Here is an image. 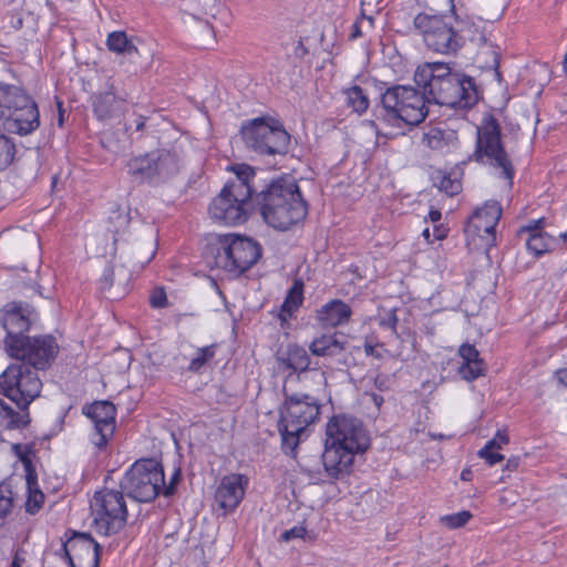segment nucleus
Listing matches in <instances>:
<instances>
[{
	"instance_id": "obj_11",
	"label": "nucleus",
	"mask_w": 567,
	"mask_h": 567,
	"mask_svg": "<svg viewBox=\"0 0 567 567\" xmlns=\"http://www.w3.org/2000/svg\"><path fill=\"white\" fill-rule=\"evenodd\" d=\"M241 135L246 147L262 156L286 155L290 135L276 120L257 117L243 125Z\"/></svg>"
},
{
	"instance_id": "obj_15",
	"label": "nucleus",
	"mask_w": 567,
	"mask_h": 567,
	"mask_svg": "<svg viewBox=\"0 0 567 567\" xmlns=\"http://www.w3.org/2000/svg\"><path fill=\"white\" fill-rule=\"evenodd\" d=\"M91 511L93 525L100 535H115L126 525L128 512L122 489L104 488L95 492Z\"/></svg>"
},
{
	"instance_id": "obj_39",
	"label": "nucleus",
	"mask_w": 567,
	"mask_h": 567,
	"mask_svg": "<svg viewBox=\"0 0 567 567\" xmlns=\"http://www.w3.org/2000/svg\"><path fill=\"white\" fill-rule=\"evenodd\" d=\"M545 218L530 219L526 225H522L516 233L517 238H523L532 234L544 231Z\"/></svg>"
},
{
	"instance_id": "obj_26",
	"label": "nucleus",
	"mask_w": 567,
	"mask_h": 567,
	"mask_svg": "<svg viewBox=\"0 0 567 567\" xmlns=\"http://www.w3.org/2000/svg\"><path fill=\"white\" fill-rule=\"evenodd\" d=\"M423 143L433 151L449 153L457 146L458 137L456 131L446 124H439L424 132Z\"/></svg>"
},
{
	"instance_id": "obj_46",
	"label": "nucleus",
	"mask_w": 567,
	"mask_h": 567,
	"mask_svg": "<svg viewBox=\"0 0 567 567\" xmlns=\"http://www.w3.org/2000/svg\"><path fill=\"white\" fill-rule=\"evenodd\" d=\"M12 451L14 454L23 462H29L28 454L30 453V449L27 445H22L20 443H16L12 445Z\"/></svg>"
},
{
	"instance_id": "obj_29",
	"label": "nucleus",
	"mask_w": 567,
	"mask_h": 567,
	"mask_svg": "<svg viewBox=\"0 0 567 567\" xmlns=\"http://www.w3.org/2000/svg\"><path fill=\"white\" fill-rule=\"evenodd\" d=\"M447 63L431 62L419 65L414 73V82L423 91L430 89V84L435 80H446L450 75H455Z\"/></svg>"
},
{
	"instance_id": "obj_7",
	"label": "nucleus",
	"mask_w": 567,
	"mask_h": 567,
	"mask_svg": "<svg viewBox=\"0 0 567 567\" xmlns=\"http://www.w3.org/2000/svg\"><path fill=\"white\" fill-rule=\"evenodd\" d=\"M0 120L18 135L31 134L39 127L38 105L23 85L0 81Z\"/></svg>"
},
{
	"instance_id": "obj_57",
	"label": "nucleus",
	"mask_w": 567,
	"mask_h": 567,
	"mask_svg": "<svg viewBox=\"0 0 567 567\" xmlns=\"http://www.w3.org/2000/svg\"><path fill=\"white\" fill-rule=\"evenodd\" d=\"M373 401L377 405H381V403L383 402V399L380 395L373 394Z\"/></svg>"
},
{
	"instance_id": "obj_9",
	"label": "nucleus",
	"mask_w": 567,
	"mask_h": 567,
	"mask_svg": "<svg viewBox=\"0 0 567 567\" xmlns=\"http://www.w3.org/2000/svg\"><path fill=\"white\" fill-rule=\"evenodd\" d=\"M463 21L456 27L444 16L421 12L414 17L413 25L427 50L444 55H455L465 44Z\"/></svg>"
},
{
	"instance_id": "obj_63",
	"label": "nucleus",
	"mask_w": 567,
	"mask_h": 567,
	"mask_svg": "<svg viewBox=\"0 0 567 567\" xmlns=\"http://www.w3.org/2000/svg\"><path fill=\"white\" fill-rule=\"evenodd\" d=\"M367 17H368V16H367V14H364V12L362 11V13H361V18H360L359 20L362 22L363 20H365V19H367Z\"/></svg>"
},
{
	"instance_id": "obj_49",
	"label": "nucleus",
	"mask_w": 567,
	"mask_h": 567,
	"mask_svg": "<svg viewBox=\"0 0 567 567\" xmlns=\"http://www.w3.org/2000/svg\"><path fill=\"white\" fill-rule=\"evenodd\" d=\"M362 35V31H361V21L360 20H357L352 27H351V33L349 35V38L351 40H355L358 38H360Z\"/></svg>"
},
{
	"instance_id": "obj_8",
	"label": "nucleus",
	"mask_w": 567,
	"mask_h": 567,
	"mask_svg": "<svg viewBox=\"0 0 567 567\" xmlns=\"http://www.w3.org/2000/svg\"><path fill=\"white\" fill-rule=\"evenodd\" d=\"M207 251L213 260L210 267L224 269L236 276L250 269L261 257L259 243L250 237L228 235L219 238L217 245H209Z\"/></svg>"
},
{
	"instance_id": "obj_44",
	"label": "nucleus",
	"mask_w": 567,
	"mask_h": 567,
	"mask_svg": "<svg viewBox=\"0 0 567 567\" xmlns=\"http://www.w3.org/2000/svg\"><path fill=\"white\" fill-rule=\"evenodd\" d=\"M508 435L505 432L497 431L495 436L489 440L485 445L494 447V450H501L503 445L508 443Z\"/></svg>"
},
{
	"instance_id": "obj_2",
	"label": "nucleus",
	"mask_w": 567,
	"mask_h": 567,
	"mask_svg": "<svg viewBox=\"0 0 567 567\" xmlns=\"http://www.w3.org/2000/svg\"><path fill=\"white\" fill-rule=\"evenodd\" d=\"M326 433L322 464L328 476L338 480L350 473L354 456L368 450L370 436L362 421L348 414L332 416Z\"/></svg>"
},
{
	"instance_id": "obj_54",
	"label": "nucleus",
	"mask_w": 567,
	"mask_h": 567,
	"mask_svg": "<svg viewBox=\"0 0 567 567\" xmlns=\"http://www.w3.org/2000/svg\"><path fill=\"white\" fill-rule=\"evenodd\" d=\"M431 221L436 223L441 219V212L437 209H431L429 213Z\"/></svg>"
},
{
	"instance_id": "obj_32",
	"label": "nucleus",
	"mask_w": 567,
	"mask_h": 567,
	"mask_svg": "<svg viewBox=\"0 0 567 567\" xmlns=\"http://www.w3.org/2000/svg\"><path fill=\"white\" fill-rule=\"evenodd\" d=\"M303 301V282L300 279H296L292 286L289 288L288 293L280 309V317L286 320L287 317H291L293 312L301 306Z\"/></svg>"
},
{
	"instance_id": "obj_23",
	"label": "nucleus",
	"mask_w": 567,
	"mask_h": 567,
	"mask_svg": "<svg viewBox=\"0 0 567 567\" xmlns=\"http://www.w3.org/2000/svg\"><path fill=\"white\" fill-rule=\"evenodd\" d=\"M351 316V307L341 299H331L316 311V320L322 328H337L347 324Z\"/></svg>"
},
{
	"instance_id": "obj_50",
	"label": "nucleus",
	"mask_w": 567,
	"mask_h": 567,
	"mask_svg": "<svg viewBox=\"0 0 567 567\" xmlns=\"http://www.w3.org/2000/svg\"><path fill=\"white\" fill-rule=\"evenodd\" d=\"M178 475H179V474H178V473H176V474L172 477V481H171V483H169V485H168V486H165V485L163 486V488H162V491H161V492H163V494H164L165 496H167V497H168V496H172V495L175 493V486H174V483H175V481L178 478Z\"/></svg>"
},
{
	"instance_id": "obj_13",
	"label": "nucleus",
	"mask_w": 567,
	"mask_h": 567,
	"mask_svg": "<svg viewBox=\"0 0 567 567\" xmlns=\"http://www.w3.org/2000/svg\"><path fill=\"white\" fill-rule=\"evenodd\" d=\"M163 486V467L151 458L136 461L120 482L122 491L140 503L154 501Z\"/></svg>"
},
{
	"instance_id": "obj_17",
	"label": "nucleus",
	"mask_w": 567,
	"mask_h": 567,
	"mask_svg": "<svg viewBox=\"0 0 567 567\" xmlns=\"http://www.w3.org/2000/svg\"><path fill=\"white\" fill-rule=\"evenodd\" d=\"M101 550L102 547L90 534L73 532L53 557L62 559L69 567H99Z\"/></svg>"
},
{
	"instance_id": "obj_41",
	"label": "nucleus",
	"mask_w": 567,
	"mask_h": 567,
	"mask_svg": "<svg viewBox=\"0 0 567 567\" xmlns=\"http://www.w3.org/2000/svg\"><path fill=\"white\" fill-rule=\"evenodd\" d=\"M150 303L155 309L165 308L167 306V296L163 288H155L150 295Z\"/></svg>"
},
{
	"instance_id": "obj_59",
	"label": "nucleus",
	"mask_w": 567,
	"mask_h": 567,
	"mask_svg": "<svg viewBox=\"0 0 567 567\" xmlns=\"http://www.w3.org/2000/svg\"><path fill=\"white\" fill-rule=\"evenodd\" d=\"M143 127H144V122H143V121H140V122L136 124V130H137V131H141V130H143Z\"/></svg>"
},
{
	"instance_id": "obj_62",
	"label": "nucleus",
	"mask_w": 567,
	"mask_h": 567,
	"mask_svg": "<svg viewBox=\"0 0 567 567\" xmlns=\"http://www.w3.org/2000/svg\"><path fill=\"white\" fill-rule=\"evenodd\" d=\"M371 126L375 128L377 134H379L375 121H371Z\"/></svg>"
},
{
	"instance_id": "obj_43",
	"label": "nucleus",
	"mask_w": 567,
	"mask_h": 567,
	"mask_svg": "<svg viewBox=\"0 0 567 567\" xmlns=\"http://www.w3.org/2000/svg\"><path fill=\"white\" fill-rule=\"evenodd\" d=\"M43 493L37 492L33 496H30L27 502V512L34 514L38 512L43 503Z\"/></svg>"
},
{
	"instance_id": "obj_36",
	"label": "nucleus",
	"mask_w": 567,
	"mask_h": 567,
	"mask_svg": "<svg viewBox=\"0 0 567 567\" xmlns=\"http://www.w3.org/2000/svg\"><path fill=\"white\" fill-rule=\"evenodd\" d=\"M434 184L439 187L441 192L450 196H454L458 194L462 189L461 182L456 178H451L450 175L439 172L434 177Z\"/></svg>"
},
{
	"instance_id": "obj_60",
	"label": "nucleus",
	"mask_w": 567,
	"mask_h": 567,
	"mask_svg": "<svg viewBox=\"0 0 567 567\" xmlns=\"http://www.w3.org/2000/svg\"><path fill=\"white\" fill-rule=\"evenodd\" d=\"M559 238L563 240V241H567V230L565 233H561L559 235Z\"/></svg>"
},
{
	"instance_id": "obj_21",
	"label": "nucleus",
	"mask_w": 567,
	"mask_h": 567,
	"mask_svg": "<svg viewBox=\"0 0 567 567\" xmlns=\"http://www.w3.org/2000/svg\"><path fill=\"white\" fill-rule=\"evenodd\" d=\"M248 482L247 476L238 473L221 477L215 491V502L224 511V515L233 513L238 507L244 499Z\"/></svg>"
},
{
	"instance_id": "obj_47",
	"label": "nucleus",
	"mask_w": 567,
	"mask_h": 567,
	"mask_svg": "<svg viewBox=\"0 0 567 567\" xmlns=\"http://www.w3.org/2000/svg\"><path fill=\"white\" fill-rule=\"evenodd\" d=\"M363 348L367 355L373 357L375 359L382 358L381 352L377 350V346L370 342L368 339L365 340Z\"/></svg>"
},
{
	"instance_id": "obj_12",
	"label": "nucleus",
	"mask_w": 567,
	"mask_h": 567,
	"mask_svg": "<svg viewBox=\"0 0 567 567\" xmlns=\"http://www.w3.org/2000/svg\"><path fill=\"white\" fill-rule=\"evenodd\" d=\"M126 169L135 182L157 186L178 173L179 159L174 152L153 150L131 157Z\"/></svg>"
},
{
	"instance_id": "obj_19",
	"label": "nucleus",
	"mask_w": 567,
	"mask_h": 567,
	"mask_svg": "<svg viewBox=\"0 0 567 567\" xmlns=\"http://www.w3.org/2000/svg\"><path fill=\"white\" fill-rule=\"evenodd\" d=\"M502 216V207L497 200H488L477 208L468 218L464 233L467 239L475 240L478 237L484 246H489L495 240V228Z\"/></svg>"
},
{
	"instance_id": "obj_53",
	"label": "nucleus",
	"mask_w": 567,
	"mask_h": 567,
	"mask_svg": "<svg viewBox=\"0 0 567 567\" xmlns=\"http://www.w3.org/2000/svg\"><path fill=\"white\" fill-rule=\"evenodd\" d=\"M519 460L517 457L508 458L505 464V470L514 471L518 467Z\"/></svg>"
},
{
	"instance_id": "obj_22",
	"label": "nucleus",
	"mask_w": 567,
	"mask_h": 567,
	"mask_svg": "<svg viewBox=\"0 0 567 567\" xmlns=\"http://www.w3.org/2000/svg\"><path fill=\"white\" fill-rule=\"evenodd\" d=\"M126 101L127 94L118 93L113 82L106 83L104 92H99L91 96L93 113L100 121L116 116L122 112Z\"/></svg>"
},
{
	"instance_id": "obj_3",
	"label": "nucleus",
	"mask_w": 567,
	"mask_h": 567,
	"mask_svg": "<svg viewBox=\"0 0 567 567\" xmlns=\"http://www.w3.org/2000/svg\"><path fill=\"white\" fill-rule=\"evenodd\" d=\"M42 382L25 363H12L0 374V393L14 402L18 411L0 399V417L8 430H23L30 422L29 405L40 395Z\"/></svg>"
},
{
	"instance_id": "obj_18",
	"label": "nucleus",
	"mask_w": 567,
	"mask_h": 567,
	"mask_svg": "<svg viewBox=\"0 0 567 567\" xmlns=\"http://www.w3.org/2000/svg\"><path fill=\"white\" fill-rule=\"evenodd\" d=\"M82 412L93 423L92 443L100 451L104 450L115 432V405L110 401H95L84 405Z\"/></svg>"
},
{
	"instance_id": "obj_58",
	"label": "nucleus",
	"mask_w": 567,
	"mask_h": 567,
	"mask_svg": "<svg viewBox=\"0 0 567 567\" xmlns=\"http://www.w3.org/2000/svg\"><path fill=\"white\" fill-rule=\"evenodd\" d=\"M365 20H367V22H368L369 27H370V28H373V21H374L373 17L369 16V17H367V19H365Z\"/></svg>"
},
{
	"instance_id": "obj_1",
	"label": "nucleus",
	"mask_w": 567,
	"mask_h": 567,
	"mask_svg": "<svg viewBox=\"0 0 567 567\" xmlns=\"http://www.w3.org/2000/svg\"><path fill=\"white\" fill-rule=\"evenodd\" d=\"M266 172L252 167L251 183L254 189V206L264 220L272 228L287 230L302 221L308 214L305 200L297 181L289 176L266 178Z\"/></svg>"
},
{
	"instance_id": "obj_6",
	"label": "nucleus",
	"mask_w": 567,
	"mask_h": 567,
	"mask_svg": "<svg viewBox=\"0 0 567 567\" xmlns=\"http://www.w3.org/2000/svg\"><path fill=\"white\" fill-rule=\"evenodd\" d=\"M285 402L280 410L278 431L285 454L293 455L305 430L319 420L321 404L307 393L284 391Z\"/></svg>"
},
{
	"instance_id": "obj_16",
	"label": "nucleus",
	"mask_w": 567,
	"mask_h": 567,
	"mask_svg": "<svg viewBox=\"0 0 567 567\" xmlns=\"http://www.w3.org/2000/svg\"><path fill=\"white\" fill-rule=\"evenodd\" d=\"M8 354L17 360L19 363H25L28 367L37 370L48 369L59 352V346L54 337L47 334L40 337H27L18 343L13 341Z\"/></svg>"
},
{
	"instance_id": "obj_38",
	"label": "nucleus",
	"mask_w": 567,
	"mask_h": 567,
	"mask_svg": "<svg viewBox=\"0 0 567 567\" xmlns=\"http://www.w3.org/2000/svg\"><path fill=\"white\" fill-rule=\"evenodd\" d=\"M12 506H13L12 491L8 486L0 484V524L6 518V516L10 513Z\"/></svg>"
},
{
	"instance_id": "obj_14",
	"label": "nucleus",
	"mask_w": 567,
	"mask_h": 567,
	"mask_svg": "<svg viewBox=\"0 0 567 567\" xmlns=\"http://www.w3.org/2000/svg\"><path fill=\"white\" fill-rule=\"evenodd\" d=\"M423 92L429 103L455 110H467L478 101L474 79L462 73L450 75L446 80H435Z\"/></svg>"
},
{
	"instance_id": "obj_52",
	"label": "nucleus",
	"mask_w": 567,
	"mask_h": 567,
	"mask_svg": "<svg viewBox=\"0 0 567 567\" xmlns=\"http://www.w3.org/2000/svg\"><path fill=\"white\" fill-rule=\"evenodd\" d=\"M556 378L560 384L567 388V368L557 370Z\"/></svg>"
},
{
	"instance_id": "obj_45",
	"label": "nucleus",
	"mask_w": 567,
	"mask_h": 567,
	"mask_svg": "<svg viewBox=\"0 0 567 567\" xmlns=\"http://www.w3.org/2000/svg\"><path fill=\"white\" fill-rule=\"evenodd\" d=\"M398 317L395 310H391L384 318L381 319L380 326L391 329L396 333Z\"/></svg>"
},
{
	"instance_id": "obj_55",
	"label": "nucleus",
	"mask_w": 567,
	"mask_h": 567,
	"mask_svg": "<svg viewBox=\"0 0 567 567\" xmlns=\"http://www.w3.org/2000/svg\"><path fill=\"white\" fill-rule=\"evenodd\" d=\"M471 476H472V471L471 470H463L462 473H461V480L462 481H470Z\"/></svg>"
},
{
	"instance_id": "obj_48",
	"label": "nucleus",
	"mask_w": 567,
	"mask_h": 567,
	"mask_svg": "<svg viewBox=\"0 0 567 567\" xmlns=\"http://www.w3.org/2000/svg\"><path fill=\"white\" fill-rule=\"evenodd\" d=\"M24 560V551L22 549H17L13 555L10 567H21Z\"/></svg>"
},
{
	"instance_id": "obj_51",
	"label": "nucleus",
	"mask_w": 567,
	"mask_h": 567,
	"mask_svg": "<svg viewBox=\"0 0 567 567\" xmlns=\"http://www.w3.org/2000/svg\"><path fill=\"white\" fill-rule=\"evenodd\" d=\"M56 106H58V125L60 127H62L64 124L65 110L63 109V103L59 100L56 101Z\"/></svg>"
},
{
	"instance_id": "obj_31",
	"label": "nucleus",
	"mask_w": 567,
	"mask_h": 567,
	"mask_svg": "<svg viewBox=\"0 0 567 567\" xmlns=\"http://www.w3.org/2000/svg\"><path fill=\"white\" fill-rule=\"evenodd\" d=\"M519 240H524L526 249L535 257L549 252L556 244V239L545 231L528 235Z\"/></svg>"
},
{
	"instance_id": "obj_42",
	"label": "nucleus",
	"mask_w": 567,
	"mask_h": 567,
	"mask_svg": "<svg viewBox=\"0 0 567 567\" xmlns=\"http://www.w3.org/2000/svg\"><path fill=\"white\" fill-rule=\"evenodd\" d=\"M306 533H307L306 527L302 525H298V526H293L290 529L285 530L281 534L280 538L284 542H289L295 538H305Z\"/></svg>"
},
{
	"instance_id": "obj_56",
	"label": "nucleus",
	"mask_w": 567,
	"mask_h": 567,
	"mask_svg": "<svg viewBox=\"0 0 567 567\" xmlns=\"http://www.w3.org/2000/svg\"><path fill=\"white\" fill-rule=\"evenodd\" d=\"M435 233H436V234H435L436 239H442V238H444V237H445V233H444V230H441L440 228H436V229H435Z\"/></svg>"
},
{
	"instance_id": "obj_61",
	"label": "nucleus",
	"mask_w": 567,
	"mask_h": 567,
	"mask_svg": "<svg viewBox=\"0 0 567 567\" xmlns=\"http://www.w3.org/2000/svg\"><path fill=\"white\" fill-rule=\"evenodd\" d=\"M423 236H424L426 239H429V238H430V230H429V228H426V229H424V230H423Z\"/></svg>"
},
{
	"instance_id": "obj_34",
	"label": "nucleus",
	"mask_w": 567,
	"mask_h": 567,
	"mask_svg": "<svg viewBox=\"0 0 567 567\" xmlns=\"http://www.w3.org/2000/svg\"><path fill=\"white\" fill-rule=\"evenodd\" d=\"M217 344L213 343L203 348H198L194 358L190 360L188 371L198 372L208 361L216 354Z\"/></svg>"
},
{
	"instance_id": "obj_40",
	"label": "nucleus",
	"mask_w": 567,
	"mask_h": 567,
	"mask_svg": "<svg viewBox=\"0 0 567 567\" xmlns=\"http://www.w3.org/2000/svg\"><path fill=\"white\" fill-rule=\"evenodd\" d=\"M496 451L497 450H494V447L485 445L478 451V456L484 458L488 465L493 466L504 460V456Z\"/></svg>"
},
{
	"instance_id": "obj_24",
	"label": "nucleus",
	"mask_w": 567,
	"mask_h": 567,
	"mask_svg": "<svg viewBox=\"0 0 567 567\" xmlns=\"http://www.w3.org/2000/svg\"><path fill=\"white\" fill-rule=\"evenodd\" d=\"M131 275L123 266H107L100 279V290L110 299L125 296Z\"/></svg>"
},
{
	"instance_id": "obj_4",
	"label": "nucleus",
	"mask_w": 567,
	"mask_h": 567,
	"mask_svg": "<svg viewBox=\"0 0 567 567\" xmlns=\"http://www.w3.org/2000/svg\"><path fill=\"white\" fill-rule=\"evenodd\" d=\"M235 178L228 182L212 200L208 213L213 220L235 226L247 220L248 208L254 206L252 167L237 164L231 167Z\"/></svg>"
},
{
	"instance_id": "obj_30",
	"label": "nucleus",
	"mask_w": 567,
	"mask_h": 567,
	"mask_svg": "<svg viewBox=\"0 0 567 567\" xmlns=\"http://www.w3.org/2000/svg\"><path fill=\"white\" fill-rule=\"evenodd\" d=\"M106 47L111 52L116 54H122L128 58L138 55L137 47L131 39H128L124 31L111 32L106 39Z\"/></svg>"
},
{
	"instance_id": "obj_35",
	"label": "nucleus",
	"mask_w": 567,
	"mask_h": 567,
	"mask_svg": "<svg viewBox=\"0 0 567 567\" xmlns=\"http://www.w3.org/2000/svg\"><path fill=\"white\" fill-rule=\"evenodd\" d=\"M16 144L7 135L0 133V171L7 168L14 159Z\"/></svg>"
},
{
	"instance_id": "obj_37",
	"label": "nucleus",
	"mask_w": 567,
	"mask_h": 567,
	"mask_svg": "<svg viewBox=\"0 0 567 567\" xmlns=\"http://www.w3.org/2000/svg\"><path fill=\"white\" fill-rule=\"evenodd\" d=\"M472 517L468 511H462L455 514L445 515L441 522L451 529L463 527Z\"/></svg>"
},
{
	"instance_id": "obj_27",
	"label": "nucleus",
	"mask_w": 567,
	"mask_h": 567,
	"mask_svg": "<svg viewBox=\"0 0 567 567\" xmlns=\"http://www.w3.org/2000/svg\"><path fill=\"white\" fill-rule=\"evenodd\" d=\"M462 363L458 367V373L462 379L473 381L484 374L485 364L480 358L477 349L468 343H464L458 349Z\"/></svg>"
},
{
	"instance_id": "obj_28",
	"label": "nucleus",
	"mask_w": 567,
	"mask_h": 567,
	"mask_svg": "<svg viewBox=\"0 0 567 567\" xmlns=\"http://www.w3.org/2000/svg\"><path fill=\"white\" fill-rule=\"evenodd\" d=\"M347 341L341 332L326 333L315 338L309 351L316 357H337L346 350Z\"/></svg>"
},
{
	"instance_id": "obj_5",
	"label": "nucleus",
	"mask_w": 567,
	"mask_h": 567,
	"mask_svg": "<svg viewBox=\"0 0 567 567\" xmlns=\"http://www.w3.org/2000/svg\"><path fill=\"white\" fill-rule=\"evenodd\" d=\"M424 92L410 85H393L385 89L380 96V104L374 106L375 120L389 126H415L422 123L429 110Z\"/></svg>"
},
{
	"instance_id": "obj_25",
	"label": "nucleus",
	"mask_w": 567,
	"mask_h": 567,
	"mask_svg": "<svg viewBox=\"0 0 567 567\" xmlns=\"http://www.w3.org/2000/svg\"><path fill=\"white\" fill-rule=\"evenodd\" d=\"M276 360L282 368L291 371L289 375L292 373L300 375L308 370L317 369L310 367L311 359L307 350L298 343L288 344L286 350L277 353Z\"/></svg>"
},
{
	"instance_id": "obj_10",
	"label": "nucleus",
	"mask_w": 567,
	"mask_h": 567,
	"mask_svg": "<svg viewBox=\"0 0 567 567\" xmlns=\"http://www.w3.org/2000/svg\"><path fill=\"white\" fill-rule=\"evenodd\" d=\"M501 134L498 121L493 115L484 117L482 124L476 128L475 151L470 159L484 163L486 158L491 166L499 169V176L512 184L514 167L502 144Z\"/></svg>"
},
{
	"instance_id": "obj_33",
	"label": "nucleus",
	"mask_w": 567,
	"mask_h": 567,
	"mask_svg": "<svg viewBox=\"0 0 567 567\" xmlns=\"http://www.w3.org/2000/svg\"><path fill=\"white\" fill-rule=\"evenodd\" d=\"M344 94L347 96L348 106L355 113L361 115L369 109L370 100L361 86L353 85L344 90Z\"/></svg>"
},
{
	"instance_id": "obj_20",
	"label": "nucleus",
	"mask_w": 567,
	"mask_h": 567,
	"mask_svg": "<svg viewBox=\"0 0 567 567\" xmlns=\"http://www.w3.org/2000/svg\"><path fill=\"white\" fill-rule=\"evenodd\" d=\"M33 310L28 303L12 301L3 306L0 310V322L7 331L6 349H11L13 341H22L27 338L24 333L29 331L33 318Z\"/></svg>"
}]
</instances>
